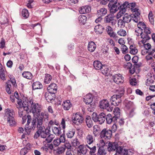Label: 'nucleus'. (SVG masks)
I'll return each mask as SVG.
<instances>
[{
    "mask_svg": "<svg viewBox=\"0 0 155 155\" xmlns=\"http://www.w3.org/2000/svg\"><path fill=\"white\" fill-rule=\"evenodd\" d=\"M37 128H38L37 131L35 133L34 136V138L36 139H37L39 136H41L43 133V132L46 130V128L44 126H41Z\"/></svg>",
    "mask_w": 155,
    "mask_h": 155,
    "instance_id": "16",
    "label": "nucleus"
},
{
    "mask_svg": "<svg viewBox=\"0 0 155 155\" xmlns=\"http://www.w3.org/2000/svg\"><path fill=\"white\" fill-rule=\"evenodd\" d=\"M104 29V27L100 24L96 25L94 28L95 31L97 34L102 33Z\"/></svg>",
    "mask_w": 155,
    "mask_h": 155,
    "instance_id": "23",
    "label": "nucleus"
},
{
    "mask_svg": "<svg viewBox=\"0 0 155 155\" xmlns=\"http://www.w3.org/2000/svg\"><path fill=\"white\" fill-rule=\"evenodd\" d=\"M79 150H78L79 154L81 153L83 154H85L86 153L87 149L85 146H84L82 145H81L79 147Z\"/></svg>",
    "mask_w": 155,
    "mask_h": 155,
    "instance_id": "41",
    "label": "nucleus"
},
{
    "mask_svg": "<svg viewBox=\"0 0 155 155\" xmlns=\"http://www.w3.org/2000/svg\"><path fill=\"white\" fill-rule=\"evenodd\" d=\"M45 97L48 102H52L55 99V94L49 92H46L45 94Z\"/></svg>",
    "mask_w": 155,
    "mask_h": 155,
    "instance_id": "14",
    "label": "nucleus"
},
{
    "mask_svg": "<svg viewBox=\"0 0 155 155\" xmlns=\"http://www.w3.org/2000/svg\"><path fill=\"white\" fill-rule=\"evenodd\" d=\"M73 123L77 125H81L84 120V118L81 113L76 112L73 114L72 117Z\"/></svg>",
    "mask_w": 155,
    "mask_h": 155,
    "instance_id": "7",
    "label": "nucleus"
},
{
    "mask_svg": "<svg viewBox=\"0 0 155 155\" xmlns=\"http://www.w3.org/2000/svg\"><path fill=\"white\" fill-rule=\"evenodd\" d=\"M61 143L59 139L58 138L54 139L53 141V144L55 146H58Z\"/></svg>",
    "mask_w": 155,
    "mask_h": 155,
    "instance_id": "59",
    "label": "nucleus"
},
{
    "mask_svg": "<svg viewBox=\"0 0 155 155\" xmlns=\"http://www.w3.org/2000/svg\"><path fill=\"white\" fill-rule=\"evenodd\" d=\"M121 51L123 54H125L128 52V48L125 45H124L121 46Z\"/></svg>",
    "mask_w": 155,
    "mask_h": 155,
    "instance_id": "56",
    "label": "nucleus"
},
{
    "mask_svg": "<svg viewBox=\"0 0 155 155\" xmlns=\"http://www.w3.org/2000/svg\"><path fill=\"white\" fill-rule=\"evenodd\" d=\"M86 140L87 143L90 144L92 143L94 139L93 138V136L91 134H88L86 137Z\"/></svg>",
    "mask_w": 155,
    "mask_h": 155,
    "instance_id": "44",
    "label": "nucleus"
},
{
    "mask_svg": "<svg viewBox=\"0 0 155 155\" xmlns=\"http://www.w3.org/2000/svg\"><path fill=\"white\" fill-rule=\"evenodd\" d=\"M54 134L57 136H59L61 134V128L60 127H53L52 129Z\"/></svg>",
    "mask_w": 155,
    "mask_h": 155,
    "instance_id": "28",
    "label": "nucleus"
},
{
    "mask_svg": "<svg viewBox=\"0 0 155 155\" xmlns=\"http://www.w3.org/2000/svg\"><path fill=\"white\" fill-rule=\"evenodd\" d=\"M34 101L31 97L28 99V102L31 105L30 111L32 113L34 116L40 115L42 110L41 106L38 103L34 102Z\"/></svg>",
    "mask_w": 155,
    "mask_h": 155,
    "instance_id": "3",
    "label": "nucleus"
},
{
    "mask_svg": "<svg viewBox=\"0 0 155 155\" xmlns=\"http://www.w3.org/2000/svg\"><path fill=\"white\" fill-rule=\"evenodd\" d=\"M125 109H129L130 108H135L134 107V104L133 102L130 101L126 102L125 103Z\"/></svg>",
    "mask_w": 155,
    "mask_h": 155,
    "instance_id": "40",
    "label": "nucleus"
},
{
    "mask_svg": "<svg viewBox=\"0 0 155 155\" xmlns=\"http://www.w3.org/2000/svg\"><path fill=\"white\" fill-rule=\"evenodd\" d=\"M141 38L142 39L141 42L143 44L145 43L147 41H148L150 39V37L149 36L147 35L143 34L141 35Z\"/></svg>",
    "mask_w": 155,
    "mask_h": 155,
    "instance_id": "39",
    "label": "nucleus"
},
{
    "mask_svg": "<svg viewBox=\"0 0 155 155\" xmlns=\"http://www.w3.org/2000/svg\"><path fill=\"white\" fill-rule=\"evenodd\" d=\"M100 70H101L102 73L105 75L109 74L110 71L109 69L108 68L107 66L105 65L103 66Z\"/></svg>",
    "mask_w": 155,
    "mask_h": 155,
    "instance_id": "37",
    "label": "nucleus"
},
{
    "mask_svg": "<svg viewBox=\"0 0 155 155\" xmlns=\"http://www.w3.org/2000/svg\"><path fill=\"white\" fill-rule=\"evenodd\" d=\"M78 20L80 23L84 25L86 21L87 17L84 15H81L78 17Z\"/></svg>",
    "mask_w": 155,
    "mask_h": 155,
    "instance_id": "36",
    "label": "nucleus"
},
{
    "mask_svg": "<svg viewBox=\"0 0 155 155\" xmlns=\"http://www.w3.org/2000/svg\"><path fill=\"white\" fill-rule=\"evenodd\" d=\"M22 15L24 19L27 18L29 16L28 11L26 9H23L21 12Z\"/></svg>",
    "mask_w": 155,
    "mask_h": 155,
    "instance_id": "45",
    "label": "nucleus"
},
{
    "mask_svg": "<svg viewBox=\"0 0 155 155\" xmlns=\"http://www.w3.org/2000/svg\"><path fill=\"white\" fill-rule=\"evenodd\" d=\"M75 133L74 129H71L68 130L66 133L67 137L71 138L74 136Z\"/></svg>",
    "mask_w": 155,
    "mask_h": 155,
    "instance_id": "38",
    "label": "nucleus"
},
{
    "mask_svg": "<svg viewBox=\"0 0 155 155\" xmlns=\"http://www.w3.org/2000/svg\"><path fill=\"white\" fill-rule=\"evenodd\" d=\"M107 10L105 8H102L97 11V14L99 16H104L107 13Z\"/></svg>",
    "mask_w": 155,
    "mask_h": 155,
    "instance_id": "33",
    "label": "nucleus"
},
{
    "mask_svg": "<svg viewBox=\"0 0 155 155\" xmlns=\"http://www.w3.org/2000/svg\"><path fill=\"white\" fill-rule=\"evenodd\" d=\"M28 149V148L25 147L22 149L20 152V155H25L28 152L27 150Z\"/></svg>",
    "mask_w": 155,
    "mask_h": 155,
    "instance_id": "58",
    "label": "nucleus"
},
{
    "mask_svg": "<svg viewBox=\"0 0 155 155\" xmlns=\"http://www.w3.org/2000/svg\"><path fill=\"white\" fill-rule=\"evenodd\" d=\"M117 34L120 36H124L126 35V31L124 29H120L117 32Z\"/></svg>",
    "mask_w": 155,
    "mask_h": 155,
    "instance_id": "55",
    "label": "nucleus"
},
{
    "mask_svg": "<svg viewBox=\"0 0 155 155\" xmlns=\"http://www.w3.org/2000/svg\"><path fill=\"white\" fill-rule=\"evenodd\" d=\"M106 114L103 112L101 113L98 115H96L95 117H92L93 120L96 122H98L100 124H102L105 120Z\"/></svg>",
    "mask_w": 155,
    "mask_h": 155,
    "instance_id": "11",
    "label": "nucleus"
},
{
    "mask_svg": "<svg viewBox=\"0 0 155 155\" xmlns=\"http://www.w3.org/2000/svg\"><path fill=\"white\" fill-rule=\"evenodd\" d=\"M113 79L114 82L117 84L122 83L124 81V78L120 74H116L113 76Z\"/></svg>",
    "mask_w": 155,
    "mask_h": 155,
    "instance_id": "13",
    "label": "nucleus"
},
{
    "mask_svg": "<svg viewBox=\"0 0 155 155\" xmlns=\"http://www.w3.org/2000/svg\"><path fill=\"white\" fill-rule=\"evenodd\" d=\"M93 97L91 94H88L83 98V101L86 104H90L92 101Z\"/></svg>",
    "mask_w": 155,
    "mask_h": 155,
    "instance_id": "18",
    "label": "nucleus"
},
{
    "mask_svg": "<svg viewBox=\"0 0 155 155\" xmlns=\"http://www.w3.org/2000/svg\"><path fill=\"white\" fill-rule=\"evenodd\" d=\"M136 5L135 3H131L129 4L128 7H130V9L134 13L132 15V19L135 23H137L140 19V11L137 8H134Z\"/></svg>",
    "mask_w": 155,
    "mask_h": 155,
    "instance_id": "6",
    "label": "nucleus"
},
{
    "mask_svg": "<svg viewBox=\"0 0 155 155\" xmlns=\"http://www.w3.org/2000/svg\"><path fill=\"white\" fill-rule=\"evenodd\" d=\"M106 31L108 34L111 37H112L114 39H116L118 38L117 34L113 31V28L110 26H107L106 27Z\"/></svg>",
    "mask_w": 155,
    "mask_h": 155,
    "instance_id": "15",
    "label": "nucleus"
},
{
    "mask_svg": "<svg viewBox=\"0 0 155 155\" xmlns=\"http://www.w3.org/2000/svg\"><path fill=\"white\" fill-rule=\"evenodd\" d=\"M54 137V136L52 134H50L47 136L45 139L46 141H47V143H51Z\"/></svg>",
    "mask_w": 155,
    "mask_h": 155,
    "instance_id": "50",
    "label": "nucleus"
},
{
    "mask_svg": "<svg viewBox=\"0 0 155 155\" xmlns=\"http://www.w3.org/2000/svg\"><path fill=\"white\" fill-rule=\"evenodd\" d=\"M125 23L123 19H120L118 21L117 24L118 27H124L125 26Z\"/></svg>",
    "mask_w": 155,
    "mask_h": 155,
    "instance_id": "53",
    "label": "nucleus"
},
{
    "mask_svg": "<svg viewBox=\"0 0 155 155\" xmlns=\"http://www.w3.org/2000/svg\"><path fill=\"white\" fill-rule=\"evenodd\" d=\"M112 135V131L109 130L104 129L100 133L101 138L104 139L108 140L110 139Z\"/></svg>",
    "mask_w": 155,
    "mask_h": 155,
    "instance_id": "9",
    "label": "nucleus"
},
{
    "mask_svg": "<svg viewBox=\"0 0 155 155\" xmlns=\"http://www.w3.org/2000/svg\"><path fill=\"white\" fill-rule=\"evenodd\" d=\"M110 12L114 13L119 9L120 6V2H118L117 0H111L108 5Z\"/></svg>",
    "mask_w": 155,
    "mask_h": 155,
    "instance_id": "8",
    "label": "nucleus"
},
{
    "mask_svg": "<svg viewBox=\"0 0 155 155\" xmlns=\"http://www.w3.org/2000/svg\"><path fill=\"white\" fill-rule=\"evenodd\" d=\"M100 130L97 125H95L93 127V133L95 137L98 136L100 134Z\"/></svg>",
    "mask_w": 155,
    "mask_h": 155,
    "instance_id": "34",
    "label": "nucleus"
},
{
    "mask_svg": "<svg viewBox=\"0 0 155 155\" xmlns=\"http://www.w3.org/2000/svg\"><path fill=\"white\" fill-rule=\"evenodd\" d=\"M96 47V45L93 41L89 42L88 45V50L91 52L94 51Z\"/></svg>",
    "mask_w": 155,
    "mask_h": 155,
    "instance_id": "25",
    "label": "nucleus"
},
{
    "mask_svg": "<svg viewBox=\"0 0 155 155\" xmlns=\"http://www.w3.org/2000/svg\"><path fill=\"white\" fill-rule=\"evenodd\" d=\"M5 114L7 123L11 127L15 126L16 122L14 118L15 113L14 111L12 109H7L6 110Z\"/></svg>",
    "mask_w": 155,
    "mask_h": 155,
    "instance_id": "5",
    "label": "nucleus"
},
{
    "mask_svg": "<svg viewBox=\"0 0 155 155\" xmlns=\"http://www.w3.org/2000/svg\"><path fill=\"white\" fill-rule=\"evenodd\" d=\"M106 153L104 147H100L98 151V155H105Z\"/></svg>",
    "mask_w": 155,
    "mask_h": 155,
    "instance_id": "47",
    "label": "nucleus"
},
{
    "mask_svg": "<svg viewBox=\"0 0 155 155\" xmlns=\"http://www.w3.org/2000/svg\"><path fill=\"white\" fill-rule=\"evenodd\" d=\"M62 106L64 110H68L72 107V105L70 100H67L63 101Z\"/></svg>",
    "mask_w": 155,
    "mask_h": 155,
    "instance_id": "19",
    "label": "nucleus"
},
{
    "mask_svg": "<svg viewBox=\"0 0 155 155\" xmlns=\"http://www.w3.org/2000/svg\"><path fill=\"white\" fill-rule=\"evenodd\" d=\"M50 132V130L48 128H47L46 130L43 132V133L41 134V137L43 138H46L47 136L49 134Z\"/></svg>",
    "mask_w": 155,
    "mask_h": 155,
    "instance_id": "48",
    "label": "nucleus"
},
{
    "mask_svg": "<svg viewBox=\"0 0 155 155\" xmlns=\"http://www.w3.org/2000/svg\"><path fill=\"white\" fill-rule=\"evenodd\" d=\"M126 65L128 66V67H127V68H129L130 69V73L131 74H133L135 72V69H134L135 68H133L132 69H130V67H132V64L130 62H128L126 64Z\"/></svg>",
    "mask_w": 155,
    "mask_h": 155,
    "instance_id": "54",
    "label": "nucleus"
},
{
    "mask_svg": "<svg viewBox=\"0 0 155 155\" xmlns=\"http://www.w3.org/2000/svg\"><path fill=\"white\" fill-rule=\"evenodd\" d=\"M11 87V85L10 84H7L6 87V91L8 94H11V92L10 91V88Z\"/></svg>",
    "mask_w": 155,
    "mask_h": 155,
    "instance_id": "64",
    "label": "nucleus"
},
{
    "mask_svg": "<svg viewBox=\"0 0 155 155\" xmlns=\"http://www.w3.org/2000/svg\"><path fill=\"white\" fill-rule=\"evenodd\" d=\"M44 146L41 147V149L43 151L47 152L48 150L47 145H46V142L45 141L43 142Z\"/></svg>",
    "mask_w": 155,
    "mask_h": 155,
    "instance_id": "61",
    "label": "nucleus"
},
{
    "mask_svg": "<svg viewBox=\"0 0 155 155\" xmlns=\"http://www.w3.org/2000/svg\"><path fill=\"white\" fill-rule=\"evenodd\" d=\"M23 103L24 106L23 107L24 108H26L25 109L27 111H28V106H29V104L28 102V99L26 97H25L23 99Z\"/></svg>",
    "mask_w": 155,
    "mask_h": 155,
    "instance_id": "42",
    "label": "nucleus"
},
{
    "mask_svg": "<svg viewBox=\"0 0 155 155\" xmlns=\"http://www.w3.org/2000/svg\"><path fill=\"white\" fill-rule=\"evenodd\" d=\"M72 143L73 146L76 148L79 147V146L81 145L79 142L78 141V139L77 138H75V139H74L72 142Z\"/></svg>",
    "mask_w": 155,
    "mask_h": 155,
    "instance_id": "46",
    "label": "nucleus"
},
{
    "mask_svg": "<svg viewBox=\"0 0 155 155\" xmlns=\"http://www.w3.org/2000/svg\"><path fill=\"white\" fill-rule=\"evenodd\" d=\"M114 15L109 14L106 16L104 18V22L107 23H111L112 25H114L116 24L115 20L114 19Z\"/></svg>",
    "mask_w": 155,
    "mask_h": 155,
    "instance_id": "12",
    "label": "nucleus"
},
{
    "mask_svg": "<svg viewBox=\"0 0 155 155\" xmlns=\"http://www.w3.org/2000/svg\"><path fill=\"white\" fill-rule=\"evenodd\" d=\"M3 68L0 67V77L3 80L5 79V77Z\"/></svg>",
    "mask_w": 155,
    "mask_h": 155,
    "instance_id": "51",
    "label": "nucleus"
},
{
    "mask_svg": "<svg viewBox=\"0 0 155 155\" xmlns=\"http://www.w3.org/2000/svg\"><path fill=\"white\" fill-rule=\"evenodd\" d=\"M113 112L114 114V117H115L117 120L120 116V109L118 107H116L114 109Z\"/></svg>",
    "mask_w": 155,
    "mask_h": 155,
    "instance_id": "30",
    "label": "nucleus"
},
{
    "mask_svg": "<svg viewBox=\"0 0 155 155\" xmlns=\"http://www.w3.org/2000/svg\"><path fill=\"white\" fill-rule=\"evenodd\" d=\"M99 107L102 109H105L107 111H111L113 108L109 106V102L107 99H103L100 102Z\"/></svg>",
    "mask_w": 155,
    "mask_h": 155,
    "instance_id": "10",
    "label": "nucleus"
},
{
    "mask_svg": "<svg viewBox=\"0 0 155 155\" xmlns=\"http://www.w3.org/2000/svg\"><path fill=\"white\" fill-rule=\"evenodd\" d=\"M12 84L13 87H15L17 86V84L16 83L15 80V79H11L8 81L7 84Z\"/></svg>",
    "mask_w": 155,
    "mask_h": 155,
    "instance_id": "57",
    "label": "nucleus"
},
{
    "mask_svg": "<svg viewBox=\"0 0 155 155\" xmlns=\"http://www.w3.org/2000/svg\"><path fill=\"white\" fill-rule=\"evenodd\" d=\"M132 15H133L132 16ZM132 18V16H131L127 14H125L123 17V19L124 21V22H125L126 23L129 22L131 20L133 21Z\"/></svg>",
    "mask_w": 155,
    "mask_h": 155,
    "instance_id": "32",
    "label": "nucleus"
},
{
    "mask_svg": "<svg viewBox=\"0 0 155 155\" xmlns=\"http://www.w3.org/2000/svg\"><path fill=\"white\" fill-rule=\"evenodd\" d=\"M58 87L54 83L51 84L47 87V90L49 92L55 94L57 90Z\"/></svg>",
    "mask_w": 155,
    "mask_h": 155,
    "instance_id": "17",
    "label": "nucleus"
},
{
    "mask_svg": "<svg viewBox=\"0 0 155 155\" xmlns=\"http://www.w3.org/2000/svg\"><path fill=\"white\" fill-rule=\"evenodd\" d=\"M130 84L132 86H135L137 84L136 80L135 78L131 79L130 80Z\"/></svg>",
    "mask_w": 155,
    "mask_h": 155,
    "instance_id": "62",
    "label": "nucleus"
},
{
    "mask_svg": "<svg viewBox=\"0 0 155 155\" xmlns=\"http://www.w3.org/2000/svg\"><path fill=\"white\" fill-rule=\"evenodd\" d=\"M67 1L68 3L72 6L78 2V0H67Z\"/></svg>",
    "mask_w": 155,
    "mask_h": 155,
    "instance_id": "60",
    "label": "nucleus"
},
{
    "mask_svg": "<svg viewBox=\"0 0 155 155\" xmlns=\"http://www.w3.org/2000/svg\"><path fill=\"white\" fill-rule=\"evenodd\" d=\"M135 108H133L129 111L128 114V117H132L134 114V110Z\"/></svg>",
    "mask_w": 155,
    "mask_h": 155,
    "instance_id": "63",
    "label": "nucleus"
},
{
    "mask_svg": "<svg viewBox=\"0 0 155 155\" xmlns=\"http://www.w3.org/2000/svg\"><path fill=\"white\" fill-rule=\"evenodd\" d=\"M86 123L87 126L90 128L93 126V122L91 117L89 116H87L86 118Z\"/></svg>",
    "mask_w": 155,
    "mask_h": 155,
    "instance_id": "27",
    "label": "nucleus"
},
{
    "mask_svg": "<svg viewBox=\"0 0 155 155\" xmlns=\"http://www.w3.org/2000/svg\"><path fill=\"white\" fill-rule=\"evenodd\" d=\"M103 65L101 62L98 61H95L93 63V66L97 70H100L102 67Z\"/></svg>",
    "mask_w": 155,
    "mask_h": 155,
    "instance_id": "26",
    "label": "nucleus"
},
{
    "mask_svg": "<svg viewBox=\"0 0 155 155\" xmlns=\"http://www.w3.org/2000/svg\"><path fill=\"white\" fill-rule=\"evenodd\" d=\"M107 150L109 151H116V154L119 155H127L128 150L126 149H123L121 146H119L118 144L115 143L109 142L107 146Z\"/></svg>",
    "mask_w": 155,
    "mask_h": 155,
    "instance_id": "2",
    "label": "nucleus"
},
{
    "mask_svg": "<svg viewBox=\"0 0 155 155\" xmlns=\"http://www.w3.org/2000/svg\"><path fill=\"white\" fill-rule=\"evenodd\" d=\"M22 76L28 79H31L33 77L32 74L29 71H24L22 74Z\"/></svg>",
    "mask_w": 155,
    "mask_h": 155,
    "instance_id": "31",
    "label": "nucleus"
},
{
    "mask_svg": "<svg viewBox=\"0 0 155 155\" xmlns=\"http://www.w3.org/2000/svg\"><path fill=\"white\" fill-rule=\"evenodd\" d=\"M52 79L51 76L49 74H45L44 82L45 84H48L50 83Z\"/></svg>",
    "mask_w": 155,
    "mask_h": 155,
    "instance_id": "43",
    "label": "nucleus"
},
{
    "mask_svg": "<svg viewBox=\"0 0 155 155\" xmlns=\"http://www.w3.org/2000/svg\"><path fill=\"white\" fill-rule=\"evenodd\" d=\"M124 91L123 88L120 89L118 94L114 95L111 97L110 100L112 105L115 106L119 105L121 102V98L124 94Z\"/></svg>",
    "mask_w": 155,
    "mask_h": 155,
    "instance_id": "4",
    "label": "nucleus"
},
{
    "mask_svg": "<svg viewBox=\"0 0 155 155\" xmlns=\"http://www.w3.org/2000/svg\"><path fill=\"white\" fill-rule=\"evenodd\" d=\"M49 114L46 112H41L40 115L34 116L31 126L29 124L31 122V116L28 115V116L27 124L25 125V130L27 134L29 135L32 130H34L35 128L41 126L43 124V119L48 120Z\"/></svg>",
    "mask_w": 155,
    "mask_h": 155,
    "instance_id": "1",
    "label": "nucleus"
},
{
    "mask_svg": "<svg viewBox=\"0 0 155 155\" xmlns=\"http://www.w3.org/2000/svg\"><path fill=\"white\" fill-rule=\"evenodd\" d=\"M148 18L151 24L153 25L154 23V18L153 12L151 11H150L149 13Z\"/></svg>",
    "mask_w": 155,
    "mask_h": 155,
    "instance_id": "49",
    "label": "nucleus"
},
{
    "mask_svg": "<svg viewBox=\"0 0 155 155\" xmlns=\"http://www.w3.org/2000/svg\"><path fill=\"white\" fill-rule=\"evenodd\" d=\"M105 119L107 124H110L112 122L115 123L117 122V120L115 117H112L111 115L108 114L106 115Z\"/></svg>",
    "mask_w": 155,
    "mask_h": 155,
    "instance_id": "20",
    "label": "nucleus"
},
{
    "mask_svg": "<svg viewBox=\"0 0 155 155\" xmlns=\"http://www.w3.org/2000/svg\"><path fill=\"white\" fill-rule=\"evenodd\" d=\"M129 3L127 2H125L123 4H122L120 2V6L119 8V9L122 11V12H125L126 11V9L128 7Z\"/></svg>",
    "mask_w": 155,
    "mask_h": 155,
    "instance_id": "29",
    "label": "nucleus"
},
{
    "mask_svg": "<svg viewBox=\"0 0 155 155\" xmlns=\"http://www.w3.org/2000/svg\"><path fill=\"white\" fill-rule=\"evenodd\" d=\"M91 11V8L89 6H85L81 7L79 8V11L81 14H84L89 13Z\"/></svg>",
    "mask_w": 155,
    "mask_h": 155,
    "instance_id": "21",
    "label": "nucleus"
},
{
    "mask_svg": "<svg viewBox=\"0 0 155 155\" xmlns=\"http://www.w3.org/2000/svg\"><path fill=\"white\" fill-rule=\"evenodd\" d=\"M65 150V147H58L56 150H54V151L56 152V154L59 155L64 153Z\"/></svg>",
    "mask_w": 155,
    "mask_h": 155,
    "instance_id": "35",
    "label": "nucleus"
},
{
    "mask_svg": "<svg viewBox=\"0 0 155 155\" xmlns=\"http://www.w3.org/2000/svg\"><path fill=\"white\" fill-rule=\"evenodd\" d=\"M143 44V46L145 49L149 51L150 54H153L155 52V48H151V45L149 43Z\"/></svg>",
    "mask_w": 155,
    "mask_h": 155,
    "instance_id": "22",
    "label": "nucleus"
},
{
    "mask_svg": "<svg viewBox=\"0 0 155 155\" xmlns=\"http://www.w3.org/2000/svg\"><path fill=\"white\" fill-rule=\"evenodd\" d=\"M139 21L137 23H138L137 24L138 27L139 29H141L143 30L144 28H145L146 27V26L144 22Z\"/></svg>",
    "mask_w": 155,
    "mask_h": 155,
    "instance_id": "52",
    "label": "nucleus"
},
{
    "mask_svg": "<svg viewBox=\"0 0 155 155\" xmlns=\"http://www.w3.org/2000/svg\"><path fill=\"white\" fill-rule=\"evenodd\" d=\"M33 90L40 89L42 88L43 85L39 81H36L34 82L32 85Z\"/></svg>",
    "mask_w": 155,
    "mask_h": 155,
    "instance_id": "24",
    "label": "nucleus"
}]
</instances>
